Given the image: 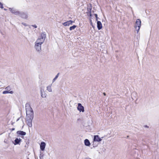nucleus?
<instances>
[{"mask_svg": "<svg viewBox=\"0 0 159 159\" xmlns=\"http://www.w3.org/2000/svg\"><path fill=\"white\" fill-rule=\"evenodd\" d=\"M47 96V94L44 92L42 94H41V96L42 98H46Z\"/></svg>", "mask_w": 159, "mask_h": 159, "instance_id": "obj_20", "label": "nucleus"}, {"mask_svg": "<svg viewBox=\"0 0 159 159\" xmlns=\"http://www.w3.org/2000/svg\"><path fill=\"white\" fill-rule=\"evenodd\" d=\"M73 22H74V21H73L71 20H70L63 23V25L65 26H68L70 25H72Z\"/></svg>", "mask_w": 159, "mask_h": 159, "instance_id": "obj_8", "label": "nucleus"}, {"mask_svg": "<svg viewBox=\"0 0 159 159\" xmlns=\"http://www.w3.org/2000/svg\"><path fill=\"white\" fill-rule=\"evenodd\" d=\"M77 109L80 112L82 111L84 112V107L83 106L81 103H79L78 104V106L77 107Z\"/></svg>", "mask_w": 159, "mask_h": 159, "instance_id": "obj_7", "label": "nucleus"}, {"mask_svg": "<svg viewBox=\"0 0 159 159\" xmlns=\"http://www.w3.org/2000/svg\"><path fill=\"white\" fill-rule=\"evenodd\" d=\"M76 27V26L75 25H73V26H71L70 28V30H74L75 28Z\"/></svg>", "mask_w": 159, "mask_h": 159, "instance_id": "obj_19", "label": "nucleus"}, {"mask_svg": "<svg viewBox=\"0 0 159 159\" xmlns=\"http://www.w3.org/2000/svg\"><path fill=\"white\" fill-rule=\"evenodd\" d=\"M46 37L45 32H42L41 33L40 36L37 39L35 42L42 44L44 43Z\"/></svg>", "mask_w": 159, "mask_h": 159, "instance_id": "obj_2", "label": "nucleus"}, {"mask_svg": "<svg viewBox=\"0 0 159 159\" xmlns=\"http://www.w3.org/2000/svg\"><path fill=\"white\" fill-rule=\"evenodd\" d=\"M20 16L23 18L26 19L28 17L27 13L21 12Z\"/></svg>", "mask_w": 159, "mask_h": 159, "instance_id": "obj_6", "label": "nucleus"}, {"mask_svg": "<svg viewBox=\"0 0 159 159\" xmlns=\"http://www.w3.org/2000/svg\"><path fill=\"white\" fill-rule=\"evenodd\" d=\"M84 143L85 145L86 146H89L90 145V143L89 140L87 139H86L84 140Z\"/></svg>", "mask_w": 159, "mask_h": 159, "instance_id": "obj_13", "label": "nucleus"}, {"mask_svg": "<svg viewBox=\"0 0 159 159\" xmlns=\"http://www.w3.org/2000/svg\"><path fill=\"white\" fill-rule=\"evenodd\" d=\"M22 24L23 25H24L25 26H29V28H30V25H27V24H26L25 23H22Z\"/></svg>", "mask_w": 159, "mask_h": 159, "instance_id": "obj_23", "label": "nucleus"}, {"mask_svg": "<svg viewBox=\"0 0 159 159\" xmlns=\"http://www.w3.org/2000/svg\"><path fill=\"white\" fill-rule=\"evenodd\" d=\"M97 28L98 30H100L102 29V25L101 22L100 21H98L97 22Z\"/></svg>", "mask_w": 159, "mask_h": 159, "instance_id": "obj_11", "label": "nucleus"}, {"mask_svg": "<svg viewBox=\"0 0 159 159\" xmlns=\"http://www.w3.org/2000/svg\"><path fill=\"white\" fill-rule=\"evenodd\" d=\"M94 16H95L96 18V20H98V16H97V14H94Z\"/></svg>", "mask_w": 159, "mask_h": 159, "instance_id": "obj_26", "label": "nucleus"}, {"mask_svg": "<svg viewBox=\"0 0 159 159\" xmlns=\"http://www.w3.org/2000/svg\"><path fill=\"white\" fill-rule=\"evenodd\" d=\"M34 116H26V122L29 127H31L32 126V120Z\"/></svg>", "mask_w": 159, "mask_h": 159, "instance_id": "obj_3", "label": "nucleus"}, {"mask_svg": "<svg viewBox=\"0 0 159 159\" xmlns=\"http://www.w3.org/2000/svg\"><path fill=\"white\" fill-rule=\"evenodd\" d=\"M2 93L3 94L8 93H10L11 94H12L13 93V92L12 91H8V90H6V91H3Z\"/></svg>", "mask_w": 159, "mask_h": 159, "instance_id": "obj_15", "label": "nucleus"}, {"mask_svg": "<svg viewBox=\"0 0 159 159\" xmlns=\"http://www.w3.org/2000/svg\"><path fill=\"white\" fill-rule=\"evenodd\" d=\"M44 90L43 89H42V88H41L40 89V93L41 94H42V93H43V92H44Z\"/></svg>", "mask_w": 159, "mask_h": 159, "instance_id": "obj_22", "label": "nucleus"}, {"mask_svg": "<svg viewBox=\"0 0 159 159\" xmlns=\"http://www.w3.org/2000/svg\"><path fill=\"white\" fill-rule=\"evenodd\" d=\"M9 10L12 13L14 14L16 10L13 8H9Z\"/></svg>", "mask_w": 159, "mask_h": 159, "instance_id": "obj_17", "label": "nucleus"}, {"mask_svg": "<svg viewBox=\"0 0 159 159\" xmlns=\"http://www.w3.org/2000/svg\"><path fill=\"white\" fill-rule=\"evenodd\" d=\"M141 26V21L140 19H137L135 25V28L136 30L137 33H138L140 30Z\"/></svg>", "mask_w": 159, "mask_h": 159, "instance_id": "obj_4", "label": "nucleus"}, {"mask_svg": "<svg viewBox=\"0 0 159 159\" xmlns=\"http://www.w3.org/2000/svg\"><path fill=\"white\" fill-rule=\"evenodd\" d=\"M59 73H58L56 76L52 80L53 82H54L58 77Z\"/></svg>", "mask_w": 159, "mask_h": 159, "instance_id": "obj_21", "label": "nucleus"}, {"mask_svg": "<svg viewBox=\"0 0 159 159\" xmlns=\"http://www.w3.org/2000/svg\"><path fill=\"white\" fill-rule=\"evenodd\" d=\"M28 159H29V158H28Z\"/></svg>", "mask_w": 159, "mask_h": 159, "instance_id": "obj_32", "label": "nucleus"}, {"mask_svg": "<svg viewBox=\"0 0 159 159\" xmlns=\"http://www.w3.org/2000/svg\"><path fill=\"white\" fill-rule=\"evenodd\" d=\"M42 44L35 43L34 48L36 51L39 52H40L41 51V45Z\"/></svg>", "mask_w": 159, "mask_h": 159, "instance_id": "obj_5", "label": "nucleus"}, {"mask_svg": "<svg viewBox=\"0 0 159 159\" xmlns=\"http://www.w3.org/2000/svg\"><path fill=\"white\" fill-rule=\"evenodd\" d=\"M17 134L20 135H26V133L25 132H24L23 131H18L17 132Z\"/></svg>", "mask_w": 159, "mask_h": 159, "instance_id": "obj_14", "label": "nucleus"}, {"mask_svg": "<svg viewBox=\"0 0 159 159\" xmlns=\"http://www.w3.org/2000/svg\"><path fill=\"white\" fill-rule=\"evenodd\" d=\"M25 110L26 116H34V112L32 109L30 107L29 103H27L25 104Z\"/></svg>", "mask_w": 159, "mask_h": 159, "instance_id": "obj_1", "label": "nucleus"}, {"mask_svg": "<svg viewBox=\"0 0 159 159\" xmlns=\"http://www.w3.org/2000/svg\"><path fill=\"white\" fill-rule=\"evenodd\" d=\"M102 140V139L99 138L98 135H94L93 138V143L95 141L98 142H100Z\"/></svg>", "mask_w": 159, "mask_h": 159, "instance_id": "obj_9", "label": "nucleus"}, {"mask_svg": "<svg viewBox=\"0 0 159 159\" xmlns=\"http://www.w3.org/2000/svg\"><path fill=\"white\" fill-rule=\"evenodd\" d=\"M5 89L7 90H8L9 91L10 90L11 88L10 86H7L5 88Z\"/></svg>", "mask_w": 159, "mask_h": 159, "instance_id": "obj_24", "label": "nucleus"}, {"mask_svg": "<svg viewBox=\"0 0 159 159\" xmlns=\"http://www.w3.org/2000/svg\"><path fill=\"white\" fill-rule=\"evenodd\" d=\"M20 12H20L16 10V11L15 12L14 14L16 15H19L20 16Z\"/></svg>", "mask_w": 159, "mask_h": 159, "instance_id": "obj_18", "label": "nucleus"}, {"mask_svg": "<svg viewBox=\"0 0 159 159\" xmlns=\"http://www.w3.org/2000/svg\"><path fill=\"white\" fill-rule=\"evenodd\" d=\"M40 159H42V157H40Z\"/></svg>", "mask_w": 159, "mask_h": 159, "instance_id": "obj_30", "label": "nucleus"}, {"mask_svg": "<svg viewBox=\"0 0 159 159\" xmlns=\"http://www.w3.org/2000/svg\"><path fill=\"white\" fill-rule=\"evenodd\" d=\"M0 7L2 9L3 8V5L0 2Z\"/></svg>", "mask_w": 159, "mask_h": 159, "instance_id": "obj_25", "label": "nucleus"}, {"mask_svg": "<svg viewBox=\"0 0 159 159\" xmlns=\"http://www.w3.org/2000/svg\"><path fill=\"white\" fill-rule=\"evenodd\" d=\"M45 146L46 143L43 142H42L40 145V148L41 150L42 151H44L45 148Z\"/></svg>", "mask_w": 159, "mask_h": 159, "instance_id": "obj_10", "label": "nucleus"}, {"mask_svg": "<svg viewBox=\"0 0 159 159\" xmlns=\"http://www.w3.org/2000/svg\"><path fill=\"white\" fill-rule=\"evenodd\" d=\"M21 141V139L20 138H16L15 140V143H14V144L15 145L19 144V143Z\"/></svg>", "mask_w": 159, "mask_h": 159, "instance_id": "obj_12", "label": "nucleus"}, {"mask_svg": "<svg viewBox=\"0 0 159 159\" xmlns=\"http://www.w3.org/2000/svg\"><path fill=\"white\" fill-rule=\"evenodd\" d=\"M32 26L33 27H34L35 28H37V26H36V25H32Z\"/></svg>", "mask_w": 159, "mask_h": 159, "instance_id": "obj_27", "label": "nucleus"}, {"mask_svg": "<svg viewBox=\"0 0 159 159\" xmlns=\"http://www.w3.org/2000/svg\"><path fill=\"white\" fill-rule=\"evenodd\" d=\"M14 129H15L14 128H13V129H12V130H14Z\"/></svg>", "mask_w": 159, "mask_h": 159, "instance_id": "obj_29", "label": "nucleus"}, {"mask_svg": "<svg viewBox=\"0 0 159 159\" xmlns=\"http://www.w3.org/2000/svg\"><path fill=\"white\" fill-rule=\"evenodd\" d=\"M103 94L105 96L106 95V93H103Z\"/></svg>", "mask_w": 159, "mask_h": 159, "instance_id": "obj_28", "label": "nucleus"}, {"mask_svg": "<svg viewBox=\"0 0 159 159\" xmlns=\"http://www.w3.org/2000/svg\"><path fill=\"white\" fill-rule=\"evenodd\" d=\"M148 127V126H147V125H146V127Z\"/></svg>", "mask_w": 159, "mask_h": 159, "instance_id": "obj_31", "label": "nucleus"}, {"mask_svg": "<svg viewBox=\"0 0 159 159\" xmlns=\"http://www.w3.org/2000/svg\"><path fill=\"white\" fill-rule=\"evenodd\" d=\"M47 90L49 92H52V89L51 88V85H49L47 87Z\"/></svg>", "mask_w": 159, "mask_h": 159, "instance_id": "obj_16", "label": "nucleus"}]
</instances>
